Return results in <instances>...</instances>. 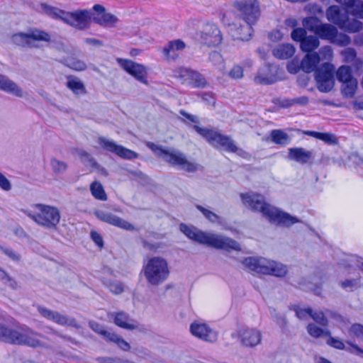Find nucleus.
<instances>
[{
    "label": "nucleus",
    "mask_w": 363,
    "mask_h": 363,
    "mask_svg": "<svg viewBox=\"0 0 363 363\" xmlns=\"http://www.w3.org/2000/svg\"><path fill=\"white\" fill-rule=\"evenodd\" d=\"M235 6L240 13L241 18L245 21V26H241V30H246V33L240 38L244 40L248 39L252 35L254 29L252 26L258 21L261 12L259 4L257 0H238L235 2Z\"/></svg>",
    "instance_id": "obj_5"
},
{
    "label": "nucleus",
    "mask_w": 363,
    "mask_h": 363,
    "mask_svg": "<svg viewBox=\"0 0 363 363\" xmlns=\"http://www.w3.org/2000/svg\"><path fill=\"white\" fill-rule=\"evenodd\" d=\"M208 60L214 66H220L223 62L222 55L217 51H212L208 55Z\"/></svg>",
    "instance_id": "obj_55"
},
{
    "label": "nucleus",
    "mask_w": 363,
    "mask_h": 363,
    "mask_svg": "<svg viewBox=\"0 0 363 363\" xmlns=\"http://www.w3.org/2000/svg\"><path fill=\"white\" fill-rule=\"evenodd\" d=\"M357 88L356 79L343 82L341 86V94L344 98L352 99L354 97Z\"/></svg>",
    "instance_id": "obj_34"
},
{
    "label": "nucleus",
    "mask_w": 363,
    "mask_h": 363,
    "mask_svg": "<svg viewBox=\"0 0 363 363\" xmlns=\"http://www.w3.org/2000/svg\"><path fill=\"white\" fill-rule=\"evenodd\" d=\"M77 155L80 157L81 160L84 163H88L91 167L99 169L100 164L96 161V160L86 151L79 149L77 150Z\"/></svg>",
    "instance_id": "obj_42"
},
{
    "label": "nucleus",
    "mask_w": 363,
    "mask_h": 363,
    "mask_svg": "<svg viewBox=\"0 0 363 363\" xmlns=\"http://www.w3.org/2000/svg\"><path fill=\"white\" fill-rule=\"evenodd\" d=\"M143 274L151 286H158L169 277L170 271L167 261L162 257L150 258L143 267Z\"/></svg>",
    "instance_id": "obj_6"
},
{
    "label": "nucleus",
    "mask_w": 363,
    "mask_h": 363,
    "mask_svg": "<svg viewBox=\"0 0 363 363\" xmlns=\"http://www.w3.org/2000/svg\"><path fill=\"white\" fill-rule=\"evenodd\" d=\"M199 96L201 97L202 100L206 101L208 104H214L215 99L213 94L211 92H202L199 94Z\"/></svg>",
    "instance_id": "obj_64"
},
{
    "label": "nucleus",
    "mask_w": 363,
    "mask_h": 363,
    "mask_svg": "<svg viewBox=\"0 0 363 363\" xmlns=\"http://www.w3.org/2000/svg\"><path fill=\"white\" fill-rule=\"evenodd\" d=\"M336 77L339 82L343 83L354 79L352 69L350 66L342 65L340 67L336 72Z\"/></svg>",
    "instance_id": "obj_40"
},
{
    "label": "nucleus",
    "mask_w": 363,
    "mask_h": 363,
    "mask_svg": "<svg viewBox=\"0 0 363 363\" xmlns=\"http://www.w3.org/2000/svg\"><path fill=\"white\" fill-rule=\"evenodd\" d=\"M196 208L202 213L203 216L213 223L220 224L222 223V218L216 213L213 211L203 207L201 205H196Z\"/></svg>",
    "instance_id": "obj_43"
},
{
    "label": "nucleus",
    "mask_w": 363,
    "mask_h": 363,
    "mask_svg": "<svg viewBox=\"0 0 363 363\" xmlns=\"http://www.w3.org/2000/svg\"><path fill=\"white\" fill-rule=\"evenodd\" d=\"M179 229L189 239L200 244L228 252L230 250H241L240 244L232 238L217 234L207 233L184 223L180 224Z\"/></svg>",
    "instance_id": "obj_2"
},
{
    "label": "nucleus",
    "mask_w": 363,
    "mask_h": 363,
    "mask_svg": "<svg viewBox=\"0 0 363 363\" xmlns=\"http://www.w3.org/2000/svg\"><path fill=\"white\" fill-rule=\"evenodd\" d=\"M311 317L313 319V320L322 325V326H327L328 325V320L325 315L324 313L321 311H313L312 310V313L311 315Z\"/></svg>",
    "instance_id": "obj_50"
},
{
    "label": "nucleus",
    "mask_w": 363,
    "mask_h": 363,
    "mask_svg": "<svg viewBox=\"0 0 363 363\" xmlns=\"http://www.w3.org/2000/svg\"><path fill=\"white\" fill-rule=\"evenodd\" d=\"M286 159L289 161H294L301 164L312 163L314 159L313 151L307 150L303 147H290L288 149Z\"/></svg>",
    "instance_id": "obj_22"
},
{
    "label": "nucleus",
    "mask_w": 363,
    "mask_h": 363,
    "mask_svg": "<svg viewBox=\"0 0 363 363\" xmlns=\"http://www.w3.org/2000/svg\"><path fill=\"white\" fill-rule=\"evenodd\" d=\"M349 14L363 18V1L360 0H348L345 1Z\"/></svg>",
    "instance_id": "obj_32"
},
{
    "label": "nucleus",
    "mask_w": 363,
    "mask_h": 363,
    "mask_svg": "<svg viewBox=\"0 0 363 363\" xmlns=\"http://www.w3.org/2000/svg\"><path fill=\"white\" fill-rule=\"evenodd\" d=\"M50 165L52 171L55 174H63L67 168V164L61 160L56 158H52L50 160Z\"/></svg>",
    "instance_id": "obj_48"
},
{
    "label": "nucleus",
    "mask_w": 363,
    "mask_h": 363,
    "mask_svg": "<svg viewBox=\"0 0 363 363\" xmlns=\"http://www.w3.org/2000/svg\"><path fill=\"white\" fill-rule=\"evenodd\" d=\"M337 28L330 23H323L319 26L318 31L315 34L321 40H331L336 36Z\"/></svg>",
    "instance_id": "obj_28"
},
{
    "label": "nucleus",
    "mask_w": 363,
    "mask_h": 363,
    "mask_svg": "<svg viewBox=\"0 0 363 363\" xmlns=\"http://www.w3.org/2000/svg\"><path fill=\"white\" fill-rule=\"evenodd\" d=\"M90 191L92 196L97 200L106 201L107 195L104 189L103 186L99 182H94L90 185Z\"/></svg>",
    "instance_id": "obj_35"
},
{
    "label": "nucleus",
    "mask_w": 363,
    "mask_h": 363,
    "mask_svg": "<svg viewBox=\"0 0 363 363\" xmlns=\"http://www.w3.org/2000/svg\"><path fill=\"white\" fill-rule=\"evenodd\" d=\"M146 146L170 165L188 173H194L202 167L200 164L188 160L185 154L178 150L164 148L152 142H147Z\"/></svg>",
    "instance_id": "obj_4"
},
{
    "label": "nucleus",
    "mask_w": 363,
    "mask_h": 363,
    "mask_svg": "<svg viewBox=\"0 0 363 363\" xmlns=\"http://www.w3.org/2000/svg\"><path fill=\"white\" fill-rule=\"evenodd\" d=\"M319 55H322L323 58L329 60L333 57V52L330 46L325 45L320 48Z\"/></svg>",
    "instance_id": "obj_61"
},
{
    "label": "nucleus",
    "mask_w": 363,
    "mask_h": 363,
    "mask_svg": "<svg viewBox=\"0 0 363 363\" xmlns=\"http://www.w3.org/2000/svg\"><path fill=\"white\" fill-rule=\"evenodd\" d=\"M30 40L50 42L51 37L48 33L38 29L33 30L28 33H18L11 37L12 42L18 46L29 45Z\"/></svg>",
    "instance_id": "obj_15"
},
{
    "label": "nucleus",
    "mask_w": 363,
    "mask_h": 363,
    "mask_svg": "<svg viewBox=\"0 0 363 363\" xmlns=\"http://www.w3.org/2000/svg\"><path fill=\"white\" fill-rule=\"evenodd\" d=\"M363 28V23L356 19L352 21L347 20L344 27L342 28L350 33H356L361 30Z\"/></svg>",
    "instance_id": "obj_47"
},
{
    "label": "nucleus",
    "mask_w": 363,
    "mask_h": 363,
    "mask_svg": "<svg viewBox=\"0 0 363 363\" xmlns=\"http://www.w3.org/2000/svg\"><path fill=\"white\" fill-rule=\"evenodd\" d=\"M349 12L347 9H341L340 6H330L326 10V18L328 21L342 28L348 20Z\"/></svg>",
    "instance_id": "obj_21"
},
{
    "label": "nucleus",
    "mask_w": 363,
    "mask_h": 363,
    "mask_svg": "<svg viewBox=\"0 0 363 363\" xmlns=\"http://www.w3.org/2000/svg\"><path fill=\"white\" fill-rule=\"evenodd\" d=\"M39 213L33 214L28 213V217L38 225L48 228H55L60 220V213L57 207L42 203L34 206Z\"/></svg>",
    "instance_id": "obj_10"
},
{
    "label": "nucleus",
    "mask_w": 363,
    "mask_h": 363,
    "mask_svg": "<svg viewBox=\"0 0 363 363\" xmlns=\"http://www.w3.org/2000/svg\"><path fill=\"white\" fill-rule=\"evenodd\" d=\"M37 10L53 19L61 20L65 23L80 30L89 28L91 21L92 13L88 10L68 12L45 3H40Z\"/></svg>",
    "instance_id": "obj_3"
},
{
    "label": "nucleus",
    "mask_w": 363,
    "mask_h": 363,
    "mask_svg": "<svg viewBox=\"0 0 363 363\" xmlns=\"http://www.w3.org/2000/svg\"><path fill=\"white\" fill-rule=\"evenodd\" d=\"M322 141L325 142L328 145H336L338 143V140L334 134L325 133Z\"/></svg>",
    "instance_id": "obj_59"
},
{
    "label": "nucleus",
    "mask_w": 363,
    "mask_h": 363,
    "mask_svg": "<svg viewBox=\"0 0 363 363\" xmlns=\"http://www.w3.org/2000/svg\"><path fill=\"white\" fill-rule=\"evenodd\" d=\"M240 197L244 204L254 211L262 213L271 223H277L278 225L290 227L292 225L300 222L298 218L291 216L289 213L281 211L271 206L265 201L262 195L247 193L241 194Z\"/></svg>",
    "instance_id": "obj_1"
},
{
    "label": "nucleus",
    "mask_w": 363,
    "mask_h": 363,
    "mask_svg": "<svg viewBox=\"0 0 363 363\" xmlns=\"http://www.w3.org/2000/svg\"><path fill=\"white\" fill-rule=\"evenodd\" d=\"M201 38L203 43L208 46H217L221 43L223 39L218 26L210 23L203 26L201 32Z\"/></svg>",
    "instance_id": "obj_19"
},
{
    "label": "nucleus",
    "mask_w": 363,
    "mask_h": 363,
    "mask_svg": "<svg viewBox=\"0 0 363 363\" xmlns=\"http://www.w3.org/2000/svg\"><path fill=\"white\" fill-rule=\"evenodd\" d=\"M342 55L347 61H352L357 56V52L354 48H347L342 52Z\"/></svg>",
    "instance_id": "obj_62"
},
{
    "label": "nucleus",
    "mask_w": 363,
    "mask_h": 363,
    "mask_svg": "<svg viewBox=\"0 0 363 363\" xmlns=\"http://www.w3.org/2000/svg\"><path fill=\"white\" fill-rule=\"evenodd\" d=\"M0 89L18 97L23 96L22 89L6 76L0 74Z\"/></svg>",
    "instance_id": "obj_26"
},
{
    "label": "nucleus",
    "mask_w": 363,
    "mask_h": 363,
    "mask_svg": "<svg viewBox=\"0 0 363 363\" xmlns=\"http://www.w3.org/2000/svg\"><path fill=\"white\" fill-rule=\"evenodd\" d=\"M193 128L204 138L209 144L216 147H222L227 152L237 153L239 155L245 153V151L238 148L234 141L228 135H222L213 129L201 128L197 125H194Z\"/></svg>",
    "instance_id": "obj_9"
},
{
    "label": "nucleus",
    "mask_w": 363,
    "mask_h": 363,
    "mask_svg": "<svg viewBox=\"0 0 363 363\" xmlns=\"http://www.w3.org/2000/svg\"><path fill=\"white\" fill-rule=\"evenodd\" d=\"M177 74L183 84H186L194 88L202 89L207 85V81L200 72L187 67H180Z\"/></svg>",
    "instance_id": "obj_13"
},
{
    "label": "nucleus",
    "mask_w": 363,
    "mask_h": 363,
    "mask_svg": "<svg viewBox=\"0 0 363 363\" xmlns=\"http://www.w3.org/2000/svg\"><path fill=\"white\" fill-rule=\"evenodd\" d=\"M340 285L346 291H353L360 287V278L345 279L340 281Z\"/></svg>",
    "instance_id": "obj_44"
},
{
    "label": "nucleus",
    "mask_w": 363,
    "mask_h": 363,
    "mask_svg": "<svg viewBox=\"0 0 363 363\" xmlns=\"http://www.w3.org/2000/svg\"><path fill=\"white\" fill-rule=\"evenodd\" d=\"M191 333L204 341L213 342L217 340V333L206 323L195 321L190 325Z\"/></svg>",
    "instance_id": "obj_20"
},
{
    "label": "nucleus",
    "mask_w": 363,
    "mask_h": 363,
    "mask_svg": "<svg viewBox=\"0 0 363 363\" xmlns=\"http://www.w3.org/2000/svg\"><path fill=\"white\" fill-rule=\"evenodd\" d=\"M0 188L6 191H10L12 188L10 181L1 172H0Z\"/></svg>",
    "instance_id": "obj_58"
},
{
    "label": "nucleus",
    "mask_w": 363,
    "mask_h": 363,
    "mask_svg": "<svg viewBox=\"0 0 363 363\" xmlns=\"http://www.w3.org/2000/svg\"><path fill=\"white\" fill-rule=\"evenodd\" d=\"M242 264L257 274L282 277L287 273L286 266L263 257H249L244 259Z\"/></svg>",
    "instance_id": "obj_7"
},
{
    "label": "nucleus",
    "mask_w": 363,
    "mask_h": 363,
    "mask_svg": "<svg viewBox=\"0 0 363 363\" xmlns=\"http://www.w3.org/2000/svg\"><path fill=\"white\" fill-rule=\"evenodd\" d=\"M306 30L304 28H294L291 33V38L296 42H299L301 43V40H303L306 36Z\"/></svg>",
    "instance_id": "obj_53"
},
{
    "label": "nucleus",
    "mask_w": 363,
    "mask_h": 363,
    "mask_svg": "<svg viewBox=\"0 0 363 363\" xmlns=\"http://www.w3.org/2000/svg\"><path fill=\"white\" fill-rule=\"evenodd\" d=\"M63 63L67 67L76 71H84L86 69V65L84 61L74 57L65 58Z\"/></svg>",
    "instance_id": "obj_37"
},
{
    "label": "nucleus",
    "mask_w": 363,
    "mask_h": 363,
    "mask_svg": "<svg viewBox=\"0 0 363 363\" xmlns=\"http://www.w3.org/2000/svg\"><path fill=\"white\" fill-rule=\"evenodd\" d=\"M111 316L113 318L114 323L120 328L127 330H134L137 328V325L130 319L128 314L123 311L113 313Z\"/></svg>",
    "instance_id": "obj_25"
},
{
    "label": "nucleus",
    "mask_w": 363,
    "mask_h": 363,
    "mask_svg": "<svg viewBox=\"0 0 363 363\" xmlns=\"http://www.w3.org/2000/svg\"><path fill=\"white\" fill-rule=\"evenodd\" d=\"M231 337L233 339L239 337L247 347H255L260 343L262 333L255 328H241L237 332L232 333Z\"/></svg>",
    "instance_id": "obj_16"
},
{
    "label": "nucleus",
    "mask_w": 363,
    "mask_h": 363,
    "mask_svg": "<svg viewBox=\"0 0 363 363\" xmlns=\"http://www.w3.org/2000/svg\"><path fill=\"white\" fill-rule=\"evenodd\" d=\"M105 285L111 292L115 294H120L124 290L123 284L117 281L105 282Z\"/></svg>",
    "instance_id": "obj_51"
},
{
    "label": "nucleus",
    "mask_w": 363,
    "mask_h": 363,
    "mask_svg": "<svg viewBox=\"0 0 363 363\" xmlns=\"http://www.w3.org/2000/svg\"><path fill=\"white\" fill-rule=\"evenodd\" d=\"M307 332L308 334L315 338H318L320 337H327L330 336V331L328 330H323L319 327H318L314 323H309L307 325Z\"/></svg>",
    "instance_id": "obj_41"
},
{
    "label": "nucleus",
    "mask_w": 363,
    "mask_h": 363,
    "mask_svg": "<svg viewBox=\"0 0 363 363\" xmlns=\"http://www.w3.org/2000/svg\"><path fill=\"white\" fill-rule=\"evenodd\" d=\"M93 21L103 26H112L118 21V18L114 15L109 13H104L100 16L93 18Z\"/></svg>",
    "instance_id": "obj_38"
},
{
    "label": "nucleus",
    "mask_w": 363,
    "mask_h": 363,
    "mask_svg": "<svg viewBox=\"0 0 363 363\" xmlns=\"http://www.w3.org/2000/svg\"><path fill=\"white\" fill-rule=\"evenodd\" d=\"M89 326L96 333L101 335L106 341L108 340L111 333H113L112 330H106L104 325L94 320L89 321Z\"/></svg>",
    "instance_id": "obj_36"
},
{
    "label": "nucleus",
    "mask_w": 363,
    "mask_h": 363,
    "mask_svg": "<svg viewBox=\"0 0 363 363\" xmlns=\"http://www.w3.org/2000/svg\"><path fill=\"white\" fill-rule=\"evenodd\" d=\"M295 312L298 318L304 319V318H306L307 315L311 316V313H312V308H296L295 309Z\"/></svg>",
    "instance_id": "obj_60"
},
{
    "label": "nucleus",
    "mask_w": 363,
    "mask_h": 363,
    "mask_svg": "<svg viewBox=\"0 0 363 363\" xmlns=\"http://www.w3.org/2000/svg\"><path fill=\"white\" fill-rule=\"evenodd\" d=\"M269 139L274 144L286 146L291 143L290 136L281 129H274L270 131Z\"/></svg>",
    "instance_id": "obj_31"
},
{
    "label": "nucleus",
    "mask_w": 363,
    "mask_h": 363,
    "mask_svg": "<svg viewBox=\"0 0 363 363\" xmlns=\"http://www.w3.org/2000/svg\"><path fill=\"white\" fill-rule=\"evenodd\" d=\"M38 336L40 335L38 333L28 328L23 333H21L0 323V341L1 342L36 347L40 345V341L37 337Z\"/></svg>",
    "instance_id": "obj_8"
},
{
    "label": "nucleus",
    "mask_w": 363,
    "mask_h": 363,
    "mask_svg": "<svg viewBox=\"0 0 363 363\" xmlns=\"http://www.w3.org/2000/svg\"><path fill=\"white\" fill-rule=\"evenodd\" d=\"M335 67L330 62H324L314 73L317 89L322 93L330 91L335 84Z\"/></svg>",
    "instance_id": "obj_11"
},
{
    "label": "nucleus",
    "mask_w": 363,
    "mask_h": 363,
    "mask_svg": "<svg viewBox=\"0 0 363 363\" xmlns=\"http://www.w3.org/2000/svg\"><path fill=\"white\" fill-rule=\"evenodd\" d=\"M295 53V48L289 43L279 45L272 50L273 55L279 60H286L291 57Z\"/></svg>",
    "instance_id": "obj_27"
},
{
    "label": "nucleus",
    "mask_w": 363,
    "mask_h": 363,
    "mask_svg": "<svg viewBox=\"0 0 363 363\" xmlns=\"http://www.w3.org/2000/svg\"><path fill=\"white\" fill-rule=\"evenodd\" d=\"M186 47L185 43L182 40H174L169 41L163 48V53L168 59L174 60L177 57L176 51L182 50Z\"/></svg>",
    "instance_id": "obj_29"
},
{
    "label": "nucleus",
    "mask_w": 363,
    "mask_h": 363,
    "mask_svg": "<svg viewBox=\"0 0 363 363\" xmlns=\"http://www.w3.org/2000/svg\"><path fill=\"white\" fill-rule=\"evenodd\" d=\"M67 87L75 95H84L86 93V89L84 83L78 77L69 75L67 76Z\"/></svg>",
    "instance_id": "obj_30"
},
{
    "label": "nucleus",
    "mask_w": 363,
    "mask_h": 363,
    "mask_svg": "<svg viewBox=\"0 0 363 363\" xmlns=\"http://www.w3.org/2000/svg\"><path fill=\"white\" fill-rule=\"evenodd\" d=\"M0 250L6 255L9 258H10L12 261L18 262L21 261V255L13 250L11 247H5L0 245Z\"/></svg>",
    "instance_id": "obj_49"
},
{
    "label": "nucleus",
    "mask_w": 363,
    "mask_h": 363,
    "mask_svg": "<svg viewBox=\"0 0 363 363\" xmlns=\"http://www.w3.org/2000/svg\"><path fill=\"white\" fill-rule=\"evenodd\" d=\"M327 337L328 339L326 340V343L328 345L337 350H345L352 354L363 357V350L360 348L357 345L352 343L351 341H346V343L348 345H350L349 347H346L344 342L342 340L337 339L334 337H332L331 333L330 334V336Z\"/></svg>",
    "instance_id": "obj_23"
},
{
    "label": "nucleus",
    "mask_w": 363,
    "mask_h": 363,
    "mask_svg": "<svg viewBox=\"0 0 363 363\" xmlns=\"http://www.w3.org/2000/svg\"><path fill=\"white\" fill-rule=\"evenodd\" d=\"M330 43L340 47H345L351 43V38L347 34L339 33L337 29L336 36L334 37Z\"/></svg>",
    "instance_id": "obj_45"
},
{
    "label": "nucleus",
    "mask_w": 363,
    "mask_h": 363,
    "mask_svg": "<svg viewBox=\"0 0 363 363\" xmlns=\"http://www.w3.org/2000/svg\"><path fill=\"white\" fill-rule=\"evenodd\" d=\"M98 143L104 150L112 152L121 158L133 160L138 157L137 152L118 145L114 141L106 139L104 137H99Z\"/></svg>",
    "instance_id": "obj_14"
},
{
    "label": "nucleus",
    "mask_w": 363,
    "mask_h": 363,
    "mask_svg": "<svg viewBox=\"0 0 363 363\" xmlns=\"http://www.w3.org/2000/svg\"><path fill=\"white\" fill-rule=\"evenodd\" d=\"M38 313L45 318L51 320L60 325L71 326L79 329L81 326L78 324L77 320L66 315H62L56 311L50 310L43 306H38Z\"/></svg>",
    "instance_id": "obj_12"
},
{
    "label": "nucleus",
    "mask_w": 363,
    "mask_h": 363,
    "mask_svg": "<svg viewBox=\"0 0 363 363\" xmlns=\"http://www.w3.org/2000/svg\"><path fill=\"white\" fill-rule=\"evenodd\" d=\"M179 113L184 118V119H182V121L184 123H187L186 120H188L189 121H190L191 123H196V124L199 123V119L197 116L189 113L186 111H185L184 110H180Z\"/></svg>",
    "instance_id": "obj_56"
},
{
    "label": "nucleus",
    "mask_w": 363,
    "mask_h": 363,
    "mask_svg": "<svg viewBox=\"0 0 363 363\" xmlns=\"http://www.w3.org/2000/svg\"><path fill=\"white\" fill-rule=\"evenodd\" d=\"M320 60V57L318 52L307 53L301 62V69L306 73L315 72Z\"/></svg>",
    "instance_id": "obj_24"
},
{
    "label": "nucleus",
    "mask_w": 363,
    "mask_h": 363,
    "mask_svg": "<svg viewBox=\"0 0 363 363\" xmlns=\"http://www.w3.org/2000/svg\"><path fill=\"white\" fill-rule=\"evenodd\" d=\"M320 45L319 39L315 35L306 36L300 43V48L302 51L311 53L315 50Z\"/></svg>",
    "instance_id": "obj_33"
},
{
    "label": "nucleus",
    "mask_w": 363,
    "mask_h": 363,
    "mask_svg": "<svg viewBox=\"0 0 363 363\" xmlns=\"http://www.w3.org/2000/svg\"><path fill=\"white\" fill-rule=\"evenodd\" d=\"M350 335H353L363 341V325L359 323H354L349 329Z\"/></svg>",
    "instance_id": "obj_52"
},
{
    "label": "nucleus",
    "mask_w": 363,
    "mask_h": 363,
    "mask_svg": "<svg viewBox=\"0 0 363 363\" xmlns=\"http://www.w3.org/2000/svg\"><path fill=\"white\" fill-rule=\"evenodd\" d=\"M303 26L305 29L313 32L314 34L318 30L319 26L322 24L320 20L315 16H309L303 19Z\"/></svg>",
    "instance_id": "obj_39"
},
{
    "label": "nucleus",
    "mask_w": 363,
    "mask_h": 363,
    "mask_svg": "<svg viewBox=\"0 0 363 363\" xmlns=\"http://www.w3.org/2000/svg\"><path fill=\"white\" fill-rule=\"evenodd\" d=\"M121 66L129 74L133 76L136 80L147 84V69L141 65L129 60H120Z\"/></svg>",
    "instance_id": "obj_17"
},
{
    "label": "nucleus",
    "mask_w": 363,
    "mask_h": 363,
    "mask_svg": "<svg viewBox=\"0 0 363 363\" xmlns=\"http://www.w3.org/2000/svg\"><path fill=\"white\" fill-rule=\"evenodd\" d=\"M94 214L99 220L108 224L129 231H133L135 230L133 225L125 220L124 219L113 214L112 213L102 210H97L95 211Z\"/></svg>",
    "instance_id": "obj_18"
},
{
    "label": "nucleus",
    "mask_w": 363,
    "mask_h": 363,
    "mask_svg": "<svg viewBox=\"0 0 363 363\" xmlns=\"http://www.w3.org/2000/svg\"><path fill=\"white\" fill-rule=\"evenodd\" d=\"M229 76L233 79H240L243 77V69L239 65H235L229 72Z\"/></svg>",
    "instance_id": "obj_57"
},
{
    "label": "nucleus",
    "mask_w": 363,
    "mask_h": 363,
    "mask_svg": "<svg viewBox=\"0 0 363 363\" xmlns=\"http://www.w3.org/2000/svg\"><path fill=\"white\" fill-rule=\"evenodd\" d=\"M108 341L116 344L123 351L127 352L130 350V344L114 332L111 333Z\"/></svg>",
    "instance_id": "obj_46"
},
{
    "label": "nucleus",
    "mask_w": 363,
    "mask_h": 363,
    "mask_svg": "<svg viewBox=\"0 0 363 363\" xmlns=\"http://www.w3.org/2000/svg\"><path fill=\"white\" fill-rule=\"evenodd\" d=\"M90 235L92 240L97 246L99 247H102L104 246V240L99 233L96 231H91Z\"/></svg>",
    "instance_id": "obj_63"
},
{
    "label": "nucleus",
    "mask_w": 363,
    "mask_h": 363,
    "mask_svg": "<svg viewBox=\"0 0 363 363\" xmlns=\"http://www.w3.org/2000/svg\"><path fill=\"white\" fill-rule=\"evenodd\" d=\"M254 81L258 84H272L274 82L270 77L262 74L261 69H259L257 75L255 77Z\"/></svg>",
    "instance_id": "obj_54"
}]
</instances>
